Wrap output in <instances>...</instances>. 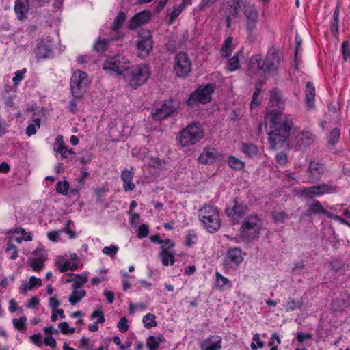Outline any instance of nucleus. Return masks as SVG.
I'll use <instances>...</instances> for the list:
<instances>
[{"label": "nucleus", "instance_id": "1", "mask_svg": "<svg viewBox=\"0 0 350 350\" xmlns=\"http://www.w3.org/2000/svg\"><path fill=\"white\" fill-rule=\"evenodd\" d=\"M266 119L270 131L269 144L271 149L281 146L289 137L293 125L291 116H287L278 109H273L267 113Z\"/></svg>", "mask_w": 350, "mask_h": 350}, {"label": "nucleus", "instance_id": "2", "mask_svg": "<svg viewBox=\"0 0 350 350\" xmlns=\"http://www.w3.org/2000/svg\"><path fill=\"white\" fill-rule=\"evenodd\" d=\"M262 224V219L258 214L254 213L246 216L243 218L239 228V240L236 241H241L247 243L258 239L261 233Z\"/></svg>", "mask_w": 350, "mask_h": 350}, {"label": "nucleus", "instance_id": "3", "mask_svg": "<svg viewBox=\"0 0 350 350\" xmlns=\"http://www.w3.org/2000/svg\"><path fill=\"white\" fill-rule=\"evenodd\" d=\"M251 61L257 64L258 69L265 74H277L284 57L275 49H273L267 52L264 59L261 55L257 54L252 57Z\"/></svg>", "mask_w": 350, "mask_h": 350}, {"label": "nucleus", "instance_id": "4", "mask_svg": "<svg viewBox=\"0 0 350 350\" xmlns=\"http://www.w3.org/2000/svg\"><path fill=\"white\" fill-rule=\"evenodd\" d=\"M204 137V130L200 123L187 125L180 133L178 142L182 147H189L197 144Z\"/></svg>", "mask_w": 350, "mask_h": 350}, {"label": "nucleus", "instance_id": "5", "mask_svg": "<svg viewBox=\"0 0 350 350\" xmlns=\"http://www.w3.org/2000/svg\"><path fill=\"white\" fill-rule=\"evenodd\" d=\"M198 217L200 221L211 233L217 232L221 227V221L217 207L210 205L202 206L199 210Z\"/></svg>", "mask_w": 350, "mask_h": 350}, {"label": "nucleus", "instance_id": "6", "mask_svg": "<svg viewBox=\"0 0 350 350\" xmlns=\"http://www.w3.org/2000/svg\"><path fill=\"white\" fill-rule=\"evenodd\" d=\"M127 69L128 83L133 88L142 85L150 77V66L146 64L133 65Z\"/></svg>", "mask_w": 350, "mask_h": 350}, {"label": "nucleus", "instance_id": "7", "mask_svg": "<svg viewBox=\"0 0 350 350\" xmlns=\"http://www.w3.org/2000/svg\"><path fill=\"white\" fill-rule=\"evenodd\" d=\"M215 85L208 83L203 88H199L193 92L186 103L188 106L193 107L198 103L207 104L211 100V95L214 92Z\"/></svg>", "mask_w": 350, "mask_h": 350}, {"label": "nucleus", "instance_id": "8", "mask_svg": "<svg viewBox=\"0 0 350 350\" xmlns=\"http://www.w3.org/2000/svg\"><path fill=\"white\" fill-rule=\"evenodd\" d=\"M129 62L128 59L122 55H116L109 57L103 64V69L110 73L122 74L127 68Z\"/></svg>", "mask_w": 350, "mask_h": 350}, {"label": "nucleus", "instance_id": "9", "mask_svg": "<svg viewBox=\"0 0 350 350\" xmlns=\"http://www.w3.org/2000/svg\"><path fill=\"white\" fill-rule=\"evenodd\" d=\"M248 211V206L239 198H236L233 200L232 204L226 208L225 213L230 220L234 223H238L243 219Z\"/></svg>", "mask_w": 350, "mask_h": 350}, {"label": "nucleus", "instance_id": "10", "mask_svg": "<svg viewBox=\"0 0 350 350\" xmlns=\"http://www.w3.org/2000/svg\"><path fill=\"white\" fill-rule=\"evenodd\" d=\"M338 187L329 183H321L317 185L305 187L300 193L307 198L319 197L325 194H333L338 191Z\"/></svg>", "mask_w": 350, "mask_h": 350}, {"label": "nucleus", "instance_id": "11", "mask_svg": "<svg viewBox=\"0 0 350 350\" xmlns=\"http://www.w3.org/2000/svg\"><path fill=\"white\" fill-rule=\"evenodd\" d=\"M88 83V75L83 71L73 72L70 79V90L74 97L79 98L85 91Z\"/></svg>", "mask_w": 350, "mask_h": 350}, {"label": "nucleus", "instance_id": "12", "mask_svg": "<svg viewBox=\"0 0 350 350\" xmlns=\"http://www.w3.org/2000/svg\"><path fill=\"white\" fill-rule=\"evenodd\" d=\"M242 12L246 18V29L249 35H252L258 23V12L254 4L247 2L242 3Z\"/></svg>", "mask_w": 350, "mask_h": 350}, {"label": "nucleus", "instance_id": "13", "mask_svg": "<svg viewBox=\"0 0 350 350\" xmlns=\"http://www.w3.org/2000/svg\"><path fill=\"white\" fill-rule=\"evenodd\" d=\"M191 62L184 52L177 53L174 58V71L178 77H186L191 71Z\"/></svg>", "mask_w": 350, "mask_h": 350}, {"label": "nucleus", "instance_id": "14", "mask_svg": "<svg viewBox=\"0 0 350 350\" xmlns=\"http://www.w3.org/2000/svg\"><path fill=\"white\" fill-rule=\"evenodd\" d=\"M152 46L151 33L149 31L140 33L137 42V56L141 58L148 57L152 51Z\"/></svg>", "mask_w": 350, "mask_h": 350}, {"label": "nucleus", "instance_id": "15", "mask_svg": "<svg viewBox=\"0 0 350 350\" xmlns=\"http://www.w3.org/2000/svg\"><path fill=\"white\" fill-rule=\"evenodd\" d=\"M325 166L319 161H311L307 170L308 182L314 183L319 181L325 172Z\"/></svg>", "mask_w": 350, "mask_h": 350}, {"label": "nucleus", "instance_id": "16", "mask_svg": "<svg viewBox=\"0 0 350 350\" xmlns=\"http://www.w3.org/2000/svg\"><path fill=\"white\" fill-rule=\"evenodd\" d=\"M176 111V107L172 101L165 102L161 107L156 109L151 112L152 118L154 120H162L172 115Z\"/></svg>", "mask_w": 350, "mask_h": 350}, {"label": "nucleus", "instance_id": "17", "mask_svg": "<svg viewBox=\"0 0 350 350\" xmlns=\"http://www.w3.org/2000/svg\"><path fill=\"white\" fill-rule=\"evenodd\" d=\"M225 264L231 267L239 266L243 260L242 250L239 247H233L228 250L225 258Z\"/></svg>", "mask_w": 350, "mask_h": 350}, {"label": "nucleus", "instance_id": "18", "mask_svg": "<svg viewBox=\"0 0 350 350\" xmlns=\"http://www.w3.org/2000/svg\"><path fill=\"white\" fill-rule=\"evenodd\" d=\"M33 53L38 60L49 58L53 53L51 44L50 42L40 40L37 43Z\"/></svg>", "mask_w": 350, "mask_h": 350}, {"label": "nucleus", "instance_id": "19", "mask_svg": "<svg viewBox=\"0 0 350 350\" xmlns=\"http://www.w3.org/2000/svg\"><path fill=\"white\" fill-rule=\"evenodd\" d=\"M150 19L149 12L143 11L135 14L129 21L127 27L130 30L137 29L139 26L146 23Z\"/></svg>", "mask_w": 350, "mask_h": 350}, {"label": "nucleus", "instance_id": "20", "mask_svg": "<svg viewBox=\"0 0 350 350\" xmlns=\"http://www.w3.org/2000/svg\"><path fill=\"white\" fill-rule=\"evenodd\" d=\"M202 350H220L221 349V337L217 335L210 336L201 344Z\"/></svg>", "mask_w": 350, "mask_h": 350}, {"label": "nucleus", "instance_id": "21", "mask_svg": "<svg viewBox=\"0 0 350 350\" xmlns=\"http://www.w3.org/2000/svg\"><path fill=\"white\" fill-rule=\"evenodd\" d=\"M350 306V293L347 292L341 293L340 297L333 300L332 308L334 311H342Z\"/></svg>", "mask_w": 350, "mask_h": 350}, {"label": "nucleus", "instance_id": "22", "mask_svg": "<svg viewBox=\"0 0 350 350\" xmlns=\"http://www.w3.org/2000/svg\"><path fill=\"white\" fill-rule=\"evenodd\" d=\"M296 139L297 141V146L303 148L311 145L314 142L316 136L310 131H305L299 133Z\"/></svg>", "mask_w": 350, "mask_h": 350}, {"label": "nucleus", "instance_id": "23", "mask_svg": "<svg viewBox=\"0 0 350 350\" xmlns=\"http://www.w3.org/2000/svg\"><path fill=\"white\" fill-rule=\"evenodd\" d=\"M310 211L312 213L319 214L322 213L327 217L337 221L339 219V216L336 215L323 208L321 203L317 200H314L312 203L310 205Z\"/></svg>", "mask_w": 350, "mask_h": 350}, {"label": "nucleus", "instance_id": "24", "mask_svg": "<svg viewBox=\"0 0 350 350\" xmlns=\"http://www.w3.org/2000/svg\"><path fill=\"white\" fill-rule=\"evenodd\" d=\"M134 173L129 170H124L121 172V179L123 181V189L125 191H133L135 185L133 181Z\"/></svg>", "mask_w": 350, "mask_h": 350}, {"label": "nucleus", "instance_id": "25", "mask_svg": "<svg viewBox=\"0 0 350 350\" xmlns=\"http://www.w3.org/2000/svg\"><path fill=\"white\" fill-rule=\"evenodd\" d=\"M29 10V0H16L14 11L19 20L23 19Z\"/></svg>", "mask_w": 350, "mask_h": 350}, {"label": "nucleus", "instance_id": "26", "mask_svg": "<svg viewBox=\"0 0 350 350\" xmlns=\"http://www.w3.org/2000/svg\"><path fill=\"white\" fill-rule=\"evenodd\" d=\"M159 256L164 266L173 265L175 262L174 253L167 250V247L164 245H161L160 247Z\"/></svg>", "mask_w": 350, "mask_h": 350}, {"label": "nucleus", "instance_id": "27", "mask_svg": "<svg viewBox=\"0 0 350 350\" xmlns=\"http://www.w3.org/2000/svg\"><path fill=\"white\" fill-rule=\"evenodd\" d=\"M315 87L311 81H308L305 90L306 107L310 109L314 107Z\"/></svg>", "mask_w": 350, "mask_h": 350}, {"label": "nucleus", "instance_id": "28", "mask_svg": "<svg viewBox=\"0 0 350 350\" xmlns=\"http://www.w3.org/2000/svg\"><path fill=\"white\" fill-rule=\"evenodd\" d=\"M217 154L214 150L204 148L198 157V161L202 164H213L217 160Z\"/></svg>", "mask_w": 350, "mask_h": 350}, {"label": "nucleus", "instance_id": "29", "mask_svg": "<svg viewBox=\"0 0 350 350\" xmlns=\"http://www.w3.org/2000/svg\"><path fill=\"white\" fill-rule=\"evenodd\" d=\"M126 15L124 12H120L118 13L111 25V30L116 32L117 36L112 38L111 39L116 40L122 37V36L120 34L119 32H118V31L122 27L123 23L126 21Z\"/></svg>", "mask_w": 350, "mask_h": 350}, {"label": "nucleus", "instance_id": "30", "mask_svg": "<svg viewBox=\"0 0 350 350\" xmlns=\"http://www.w3.org/2000/svg\"><path fill=\"white\" fill-rule=\"evenodd\" d=\"M240 150L245 157L250 158L256 157L258 154V146L252 143L242 142Z\"/></svg>", "mask_w": 350, "mask_h": 350}, {"label": "nucleus", "instance_id": "31", "mask_svg": "<svg viewBox=\"0 0 350 350\" xmlns=\"http://www.w3.org/2000/svg\"><path fill=\"white\" fill-rule=\"evenodd\" d=\"M340 129L338 127L334 128L327 135V147L334 148L339 142L340 138Z\"/></svg>", "mask_w": 350, "mask_h": 350}, {"label": "nucleus", "instance_id": "32", "mask_svg": "<svg viewBox=\"0 0 350 350\" xmlns=\"http://www.w3.org/2000/svg\"><path fill=\"white\" fill-rule=\"evenodd\" d=\"M86 291L81 288H72L68 301L72 305H75L86 296Z\"/></svg>", "mask_w": 350, "mask_h": 350}, {"label": "nucleus", "instance_id": "33", "mask_svg": "<svg viewBox=\"0 0 350 350\" xmlns=\"http://www.w3.org/2000/svg\"><path fill=\"white\" fill-rule=\"evenodd\" d=\"M216 275V288L219 290L232 288L231 282L226 277L223 276L219 272L217 271Z\"/></svg>", "mask_w": 350, "mask_h": 350}, {"label": "nucleus", "instance_id": "34", "mask_svg": "<svg viewBox=\"0 0 350 350\" xmlns=\"http://www.w3.org/2000/svg\"><path fill=\"white\" fill-rule=\"evenodd\" d=\"M110 39L98 38L94 43L93 49L96 52H103L109 46Z\"/></svg>", "mask_w": 350, "mask_h": 350}, {"label": "nucleus", "instance_id": "35", "mask_svg": "<svg viewBox=\"0 0 350 350\" xmlns=\"http://www.w3.org/2000/svg\"><path fill=\"white\" fill-rule=\"evenodd\" d=\"M228 163L231 168L237 171L243 170L245 166L243 161L232 155L228 157Z\"/></svg>", "mask_w": 350, "mask_h": 350}, {"label": "nucleus", "instance_id": "36", "mask_svg": "<svg viewBox=\"0 0 350 350\" xmlns=\"http://www.w3.org/2000/svg\"><path fill=\"white\" fill-rule=\"evenodd\" d=\"M232 41L233 38L232 37H228L224 40L221 50V57L227 58L231 55L232 51Z\"/></svg>", "mask_w": 350, "mask_h": 350}, {"label": "nucleus", "instance_id": "37", "mask_svg": "<svg viewBox=\"0 0 350 350\" xmlns=\"http://www.w3.org/2000/svg\"><path fill=\"white\" fill-rule=\"evenodd\" d=\"M69 276L75 277L74 283L72 284V288H81V286L88 282V277L86 274H74L72 273L68 274Z\"/></svg>", "mask_w": 350, "mask_h": 350}, {"label": "nucleus", "instance_id": "38", "mask_svg": "<svg viewBox=\"0 0 350 350\" xmlns=\"http://www.w3.org/2000/svg\"><path fill=\"white\" fill-rule=\"evenodd\" d=\"M271 217L275 223H283L289 218L288 215L284 211H273L271 212Z\"/></svg>", "mask_w": 350, "mask_h": 350}, {"label": "nucleus", "instance_id": "39", "mask_svg": "<svg viewBox=\"0 0 350 350\" xmlns=\"http://www.w3.org/2000/svg\"><path fill=\"white\" fill-rule=\"evenodd\" d=\"M186 8L182 3L174 6L173 10L171 12L168 23L172 24L176 18L181 14V12Z\"/></svg>", "mask_w": 350, "mask_h": 350}, {"label": "nucleus", "instance_id": "40", "mask_svg": "<svg viewBox=\"0 0 350 350\" xmlns=\"http://www.w3.org/2000/svg\"><path fill=\"white\" fill-rule=\"evenodd\" d=\"M156 317L154 314L151 313H148L143 317V323L144 324V327L146 329H150L152 327H155L157 325L156 321Z\"/></svg>", "mask_w": 350, "mask_h": 350}, {"label": "nucleus", "instance_id": "41", "mask_svg": "<svg viewBox=\"0 0 350 350\" xmlns=\"http://www.w3.org/2000/svg\"><path fill=\"white\" fill-rule=\"evenodd\" d=\"M70 188V183L66 180L58 181L55 186L57 193L66 196Z\"/></svg>", "mask_w": 350, "mask_h": 350}, {"label": "nucleus", "instance_id": "42", "mask_svg": "<svg viewBox=\"0 0 350 350\" xmlns=\"http://www.w3.org/2000/svg\"><path fill=\"white\" fill-rule=\"evenodd\" d=\"M67 146H66V144L64 143L63 136L60 135H57V137L55 138V142L53 144L54 151L57 153H59V152H62V150H65V148Z\"/></svg>", "mask_w": 350, "mask_h": 350}, {"label": "nucleus", "instance_id": "43", "mask_svg": "<svg viewBox=\"0 0 350 350\" xmlns=\"http://www.w3.org/2000/svg\"><path fill=\"white\" fill-rule=\"evenodd\" d=\"M40 120L39 118H35L33 120V123H31L27 126L26 134L29 137L36 134L37 131V128H40Z\"/></svg>", "mask_w": 350, "mask_h": 350}, {"label": "nucleus", "instance_id": "44", "mask_svg": "<svg viewBox=\"0 0 350 350\" xmlns=\"http://www.w3.org/2000/svg\"><path fill=\"white\" fill-rule=\"evenodd\" d=\"M32 255L33 256L32 258L42 261L43 262H45V261L47 260V253L43 248H37L32 252Z\"/></svg>", "mask_w": 350, "mask_h": 350}, {"label": "nucleus", "instance_id": "45", "mask_svg": "<svg viewBox=\"0 0 350 350\" xmlns=\"http://www.w3.org/2000/svg\"><path fill=\"white\" fill-rule=\"evenodd\" d=\"M74 222L72 220H68L65 227L60 231L67 234L70 239H74L76 237V232L72 230Z\"/></svg>", "mask_w": 350, "mask_h": 350}, {"label": "nucleus", "instance_id": "46", "mask_svg": "<svg viewBox=\"0 0 350 350\" xmlns=\"http://www.w3.org/2000/svg\"><path fill=\"white\" fill-rule=\"evenodd\" d=\"M5 253L11 252L10 259L12 260L16 259L18 256V247L12 241H8L6 248L5 249Z\"/></svg>", "mask_w": 350, "mask_h": 350}, {"label": "nucleus", "instance_id": "47", "mask_svg": "<svg viewBox=\"0 0 350 350\" xmlns=\"http://www.w3.org/2000/svg\"><path fill=\"white\" fill-rule=\"evenodd\" d=\"M27 264L29 266L31 267L32 270L35 272L40 271L44 267V262L40 260H37L32 258L28 259Z\"/></svg>", "mask_w": 350, "mask_h": 350}, {"label": "nucleus", "instance_id": "48", "mask_svg": "<svg viewBox=\"0 0 350 350\" xmlns=\"http://www.w3.org/2000/svg\"><path fill=\"white\" fill-rule=\"evenodd\" d=\"M240 68L239 59L237 55H234L228 60V69L230 72L235 71Z\"/></svg>", "mask_w": 350, "mask_h": 350}, {"label": "nucleus", "instance_id": "49", "mask_svg": "<svg viewBox=\"0 0 350 350\" xmlns=\"http://www.w3.org/2000/svg\"><path fill=\"white\" fill-rule=\"evenodd\" d=\"M26 322L27 318L25 316L21 317L18 319H12V323L14 327L19 331L23 330L25 328Z\"/></svg>", "mask_w": 350, "mask_h": 350}, {"label": "nucleus", "instance_id": "50", "mask_svg": "<svg viewBox=\"0 0 350 350\" xmlns=\"http://www.w3.org/2000/svg\"><path fill=\"white\" fill-rule=\"evenodd\" d=\"M197 235L193 230H189L186 235L185 245L191 247L196 243Z\"/></svg>", "mask_w": 350, "mask_h": 350}, {"label": "nucleus", "instance_id": "51", "mask_svg": "<svg viewBox=\"0 0 350 350\" xmlns=\"http://www.w3.org/2000/svg\"><path fill=\"white\" fill-rule=\"evenodd\" d=\"M341 51L343 59L347 62L350 58V48L349 41L345 40L342 42L341 45Z\"/></svg>", "mask_w": 350, "mask_h": 350}, {"label": "nucleus", "instance_id": "52", "mask_svg": "<svg viewBox=\"0 0 350 350\" xmlns=\"http://www.w3.org/2000/svg\"><path fill=\"white\" fill-rule=\"evenodd\" d=\"M282 100V95L278 89H273L271 91L270 102L278 105Z\"/></svg>", "mask_w": 350, "mask_h": 350}, {"label": "nucleus", "instance_id": "53", "mask_svg": "<svg viewBox=\"0 0 350 350\" xmlns=\"http://www.w3.org/2000/svg\"><path fill=\"white\" fill-rule=\"evenodd\" d=\"M301 306V302L300 301H296L293 299H289V300L287 301L285 308L286 311H293L296 310L297 308H299Z\"/></svg>", "mask_w": 350, "mask_h": 350}, {"label": "nucleus", "instance_id": "54", "mask_svg": "<svg viewBox=\"0 0 350 350\" xmlns=\"http://www.w3.org/2000/svg\"><path fill=\"white\" fill-rule=\"evenodd\" d=\"M58 327L64 334H73L75 333V328L70 327L69 324L67 322H61L58 325Z\"/></svg>", "mask_w": 350, "mask_h": 350}, {"label": "nucleus", "instance_id": "55", "mask_svg": "<svg viewBox=\"0 0 350 350\" xmlns=\"http://www.w3.org/2000/svg\"><path fill=\"white\" fill-rule=\"evenodd\" d=\"M96 318H98L97 321L96 322L103 323L105 321L104 313L101 309H98L96 310H94L90 315L91 319H94Z\"/></svg>", "mask_w": 350, "mask_h": 350}, {"label": "nucleus", "instance_id": "56", "mask_svg": "<svg viewBox=\"0 0 350 350\" xmlns=\"http://www.w3.org/2000/svg\"><path fill=\"white\" fill-rule=\"evenodd\" d=\"M90 176V174L88 172L86 171L85 169L82 168L81 170V175L76 178V181L80 183V185L78 187L79 189H81L83 187L85 180L87 179Z\"/></svg>", "mask_w": 350, "mask_h": 350}, {"label": "nucleus", "instance_id": "57", "mask_svg": "<svg viewBox=\"0 0 350 350\" xmlns=\"http://www.w3.org/2000/svg\"><path fill=\"white\" fill-rule=\"evenodd\" d=\"M26 72V68H23L22 70H17L15 72V75L12 79L14 85H17L19 84V83L24 79V75Z\"/></svg>", "mask_w": 350, "mask_h": 350}, {"label": "nucleus", "instance_id": "58", "mask_svg": "<svg viewBox=\"0 0 350 350\" xmlns=\"http://www.w3.org/2000/svg\"><path fill=\"white\" fill-rule=\"evenodd\" d=\"M149 234V228L146 224H142L137 230V237L139 239L145 238Z\"/></svg>", "mask_w": 350, "mask_h": 350}, {"label": "nucleus", "instance_id": "59", "mask_svg": "<svg viewBox=\"0 0 350 350\" xmlns=\"http://www.w3.org/2000/svg\"><path fill=\"white\" fill-rule=\"evenodd\" d=\"M146 346L149 350H157V348L159 347V344L155 340V336H151L148 339V341L146 342Z\"/></svg>", "mask_w": 350, "mask_h": 350}, {"label": "nucleus", "instance_id": "60", "mask_svg": "<svg viewBox=\"0 0 350 350\" xmlns=\"http://www.w3.org/2000/svg\"><path fill=\"white\" fill-rule=\"evenodd\" d=\"M118 250V247L114 245L106 246L103 249V252L109 256H113Z\"/></svg>", "mask_w": 350, "mask_h": 350}, {"label": "nucleus", "instance_id": "61", "mask_svg": "<svg viewBox=\"0 0 350 350\" xmlns=\"http://www.w3.org/2000/svg\"><path fill=\"white\" fill-rule=\"evenodd\" d=\"M118 328L122 333H125L129 329V325H127V319L125 317H121L120 321L117 325Z\"/></svg>", "mask_w": 350, "mask_h": 350}, {"label": "nucleus", "instance_id": "62", "mask_svg": "<svg viewBox=\"0 0 350 350\" xmlns=\"http://www.w3.org/2000/svg\"><path fill=\"white\" fill-rule=\"evenodd\" d=\"M62 159H72L75 156V152L72 150V149H68V147L65 148V150H62V152H59Z\"/></svg>", "mask_w": 350, "mask_h": 350}, {"label": "nucleus", "instance_id": "63", "mask_svg": "<svg viewBox=\"0 0 350 350\" xmlns=\"http://www.w3.org/2000/svg\"><path fill=\"white\" fill-rule=\"evenodd\" d=\"M312 338V335L309 333H304V332H297V340L299 343H303L305 340H310Z\"/></svg>", "mask_w": 350, "mask_h": 350}, {"label": "nucleus", "instance_id": "64", "mask_svg": "<svg viewBox=\"0 0 350 350\" xmlns=\"http://www.w3.org/2000/svg\"><path fill=\"white\" fill-rule=\"evenodd\" d=\"M281 343V338L277 333H274L271 335L270 340L269 341V346L273 347L275 345H280Z\"/></svg>", "mask_w": 350, "mask_h": 350}]
</instances>
